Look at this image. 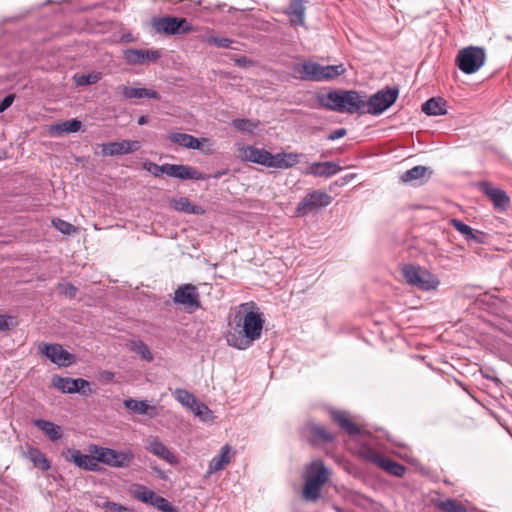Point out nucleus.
Here are the masks:
<instances>
[{"label":"nucleus","mask_w":512,"mask_h":512,"mask_svg":"<svg viewBox=\"0 0 512 512\" xmlns=\"http://www.w3.org/2000/svg\"><path fill=\"white\" fill-rule=\"evenodd\" d=\"M141 147L140 142L136 140H122L110 142L102 146L104 156H117L135 152Z\"/></svg>","instance_id":"a211bd4d"},{"label":"nucleus","mask_w":512,"mask_h":512,"mask_svg":"<svg viewBox=\"0 0 512 512\" xmlns=\"http://www.w3.org/2000/svg\"><path fill=\"white\" fill-rule=\"evenodd\" d=\"M9 318L4 316V315H0V331H5L7 329H9Z\"/></svg>","instance_id":"bf43d9fd"},{"label":"nucleus","mask_w":512,"mask_h":512,"mask_svg":"<svg viewBox=\"0 0 512 512\" xmlns=\"http://www.w3.org/2000/svg\"><path fill=\"white\" fill-rule=\"evenodd\" d=\"M481 187L484 194L490 198L496 208L505 209L508 206L509 197L503 190L494 188L486 182L482 183Z\"/></svg>","instance_id":"bb28decb"},{"label":"nucleus","mask_w":512,"mask_h":512,"mask_svg":"<svg viewBox=\"0 0 512 512\" xmlns=\"http://www.w3.org/2000/svg\"><path fill=\"white\" fill-rule=\"evenodd\" d=\"M366 95L355 90H335L319 98L321 106L339 113H364Z\"/></svg>","instance_id":"f03ea898"},{"label":"nucleus","mask_w":512,"mask_h":512,"mask_svg":"<svg viewBox=\"0 0 512 512\" xmlns=\"http://www.w3.org/2000/svg\"><path fill=\"white\" fill-rule=\"evenodd\" d=\"M146 449L151 454L161 458L169 464H177L176 456L157 438L150 440Z\"/></svg>","instance_id":"393cba45"},{"label":"nucleus","mask_w":512,"mask_h":512,"mask_svg":"<svg viewBox=\"0 0 512 512\" xmlns=\"http://www.w3.org/2000/svg\"><path fill=\"white\" fill-rule=\"evenodd\" d=\"M132 494L137 500L156 508L160 504L158 501L164 499V497L157 495L154 491L141 484L133 485Z\"/></svg>","instance_id":"a878e982"},{"label":"nucleus","mask_w":512,"mask_h":512,"mask_svg":"<svg viewBox=\"0 0 512 512\" xmlns=\"http://www.w3.org/2000/svg\"><path fill=\"white\" fill-rule=\"evenodd\" d=\"M119 90L124 98L126 99H142L149 98L154 100H160V94L153 90L144 87H132L127 85H122L119 87Z\"/></svg>","instance_id":"5701e85b"},{"label":"nucleus","mask_w":512,"mask_h":512,"mask_svg":"<svg viewBox=\"0 0 512 512\" xmlns=\"http://www.w3.org/2000/svg\"><path fill=\"white\" fill-rule=\"evenodd\" d=\"M52 386L62 393L67 394L80 393L84 396H88L93 393V390L90 388V383L82 378L73 379L56 375L52 378Z\"/></svg>","instance_id":"9d476101"},{"label":"nucleus","mask_w":512,"mask_h":512,"mask_svg":"<svg viewBox=\"0 0 512 512\" xmlns=\"http://www.w3.org/2000/svg\"><path fill=\"white\" fill-rule=\"evenodd\" d=\"M398 93L399 91L397 88L379 90L370 96L368 100L365 99L364 113L371 115L382 114L395 103Z\"/></svg>","instance_id":"6e6552de"},{"label":"nucleus","mask_w":512,"mask_h":512,"mask_svg":"<svg viewBox=\"0 0 512 512\" xmlns=\"http://www.w3.org/2000/svg\"><path fill=\"white\" fill-rule=\"evenodd\" d=\"M160 504L158 505L157 509L161 512H179L178 509L173 506L167 499L159 500Z\"/></svg>","instance_id":"603ef678"},{"label":"nucleus","mask_w":512,"mask_h":512,"mask_svg":"<svg viewBox=\"0 0 512 512\" xmlns=\"http://www.w3.org/2000/svg\"><path fill=\"white\" fill-rule=\"evenodd\" d=\"M102 508L107 509L109 512H131L126 506L108 500L102 504Z\"/></svg>","instance_id":"3c124183"},{"label":"nucleus","mask_w":512,"mask_h":512,"mask_svg":"<svg viewBox=\"0 0 512 512\" xmlns=\"http://www.w3.org/2000/svg\"><path fill=\"white\" fill-rule=\"evenodd\" d=\"M238 157L243 161H249L268 167L270 152L254 146L237 144Z\"/></svg>","instance_id":"2eb2a0df"},{"label":"nucleus","mask_w":512,"mask_h":512,"mask_svg":"<svg viewBox=\"0 0 512 512\" xmlns=\"http://www.w3.org/2000/svg\"><path fill=\"white\" fill-rule=\"evenodd\" d=\"M330 416L332 420L348 435L355 436L360 433V427L355 424L346 411L331 410Z\"/></svg>","instance_id":"4be33fe9"},{"label":"nucleus","mask_w":512,"mask_h":512,"mask_svg":"<svg viewBox=\"0 0 512 512\" xmlns=\"http://www.w3.org/2000/svg\"><path fill=\"white\" fill-rule=\"evenodd\" d=\"M363 456L366 460L375 464L377 467L383 469L393 476L402 477L406 472V467L402 464L383 457L381 454L371 449H365L363 451Z\"/></svg>","instance_id":"f8f14e48"},{"label":"nucleus","mask_w":512,"mask_h":512,"mask_svg":"<svg viewBox=\"0 0 512 512\" xmlns=\"http://www.w3.org/2000/svg\"><path fill=\"white\" fill-rule=\"evenodd\" d=\"M450 224L463 235V237L467 240L468 236H473V229L467 224L463 223L461 220L453 218L450 220Z\"/></svg>","instance_id":"49530a36"},{"label":"nucleus","mask_w":512,"mask_h":512,"mask_svg":"<svg viewBox=\"0 0 512 512\" xmlns=\"http://www.w3.org/2000/svg\"><path fill=\"white\" fill-rule=\"evenodd\" d=\"M144 168L155 177H160L163 174H166L168 176L169 163L158 165L153 162H146L144 163Z\"/></svg>","instance_id":"a18cd8bd"},{"label":"nucleus","mask_w":512,"mask_h":512,"mask_svg":"<svg viewBox=\"0 0 512 512\" xmlns=\"http://www.w3.org/2000/svg\"><path fill=\"white\" fill-rule=\"evenodd\" d=\"M431 175V171L425 166L418 165L404 172L400 179L403 183H409L412 181H417L429 177Z\"/></svg>","instance_id":"f704fd0d"},{"label":"nucleus","mask_w":512,"mask_h":512,"mask_svg":"<svg viewBox=\"0 0 512 512\" xmlns=\"http://www.w3.org/2000/svg\"><path fill=\"white\" fill-rule=\"evenodd\" d=\"M52 223L58 231L65 235H71L77 231L75 226L61 219H54Z\"/></svg>","instance_id":"de8ad7c7"},{"label":"nucleus","mask_w":512,"mask_h":512,"mask_svg":"<svg viewBox=\"0 0 512 512\" xmlns=\"http://www.w3.org/2000/svg\"><path fill=\"white\" fill-rule=\"evenodd\" d=\"M13 101H14V95L9 94V95L5 96L4 99L0 102V113L7 110L13 104Z\"/></svg>","instance_id":"4d7b16f0"},{"label":"nucleus","mask_w":512,"mask_h":512,"mask_svg":"<svg viewBox=\"0 0 512 512\" xmlns=\"http://www.w3.org/2000/svg\"><path fill=\"white\" fill-rule=\"evenodd\" d=\"M103 376L107 379V380H112L113 377H114V373L113 372H110V371H105L103 373Z\"/></svg>","instance_id":"680f3d73"},{"label":"nucleus","mask_w":512,"mask_h":512,"mask_svg":"<svg viewBox=\"0 0 512 512\" xmlns=\"http://www.w3.org/2000/svg\"><path fill=\"white\" fill-rule=\"evenodd\" d=\"M302 154L296 152H281L269 156V168L289 169L300 162Z\"/></svg>","instance_id":"aec40b11"},{"label":"nucleus","mask_w":512,"mask_h":512,"mask_svg":"<svg viewBox=\"0 0 512 512\" xmlns=\"http://www.w3.org/2000/svg\"><path fill=\"white\" fill-rule=\"evenodd\" d=\"M485 239L486 234L484 232L473 229V236H468L467 241H474L481 244L485 242Z\"/></svg>","instance_id":"864d4df0"},{"label":"nucleus","mask_w":512,"mask_h":512,"mask_svg":"<svg viewBox=\"0 0 512 512\" xmlns=\"http://www.w3.org/2000/svg\"><path fill=\"white\" fill-rule=\"evenodd\" d=\"M198 147L197 150H200L202 153L210 155L214 152V143L208 138H197Z\"/></svg>","instance_id":"09e8293b"},{"label":"nucleus","mask_w":512,"mask_h":512,"mask_svg":"<svg viewBox=\"0 0 512 512\" xmlns=\"http://www.w3.org/2000/svg\"><path fill=\"white\" fill-rule=\"evenodd\" d=\"M174 302L184 306L188 312H193L200 307L199 293L192 284H183L174 293Z\"/></svg>","instance_id":"ddd939ff"},{"label":"nucleus","mask_w":512,"mask_h":512,"mask_svg":"<svg viewBox=\"0 0 512 512\" xmlns=\"http://www.w3.org/2000/svg\"><path fill=\"white\" fill-rule=\"evenodd\" d=\"M82 126L81 121L77 119L66 120L50 127L49 132L52 135H60L63 133H74L80 130Z\"/></svg>","instance_id":"2f4dec72"},{"label":"nucleus","mask_w":512,"mask_h":512,"mask_svg":"<svg viewBox=\"0 0 512 512\" xmlns=\"http://www.w3.org/2000/svg\"><path fill=\"white\" fill-rule=\"evenodd\" d=\"M232 126L243 133H252L258 126V122L250 119H234Z\"/></svg>","instance_id":"37998d69"},{"label":"nucleus","mask_w":512,"mask_h":512,"mask_svg":"<svg viewBox=\"0 0 512 512\" xmlns=\"http://www.w3.org/2000/svg\"><path fill=\"white\" fill-rule=\"evenodd\" d=\"M310 432L314 442H332L334 440V435L321 425L312 424Z\"/></svg>","instance_id":"58836bf2"},{"label":"nucleus","mask_w":512,"mask_h":512,"mask_svg":"<svg viewBox=\"0 0 512 512\" xmlns=\"http://www.w3.org/2000/svg\"><path fill=\"white\" fill-rule=\"evenodd\" d=\"M396 1L398 2L399 0H396Z\"/></svg>","instance_id":"0e129e2a"},{"label":"nucleus","mask_w":512,"mask_h":512,"mask_svg":"<svg viewBox=\"0 0 512 512\" xmlns=\"http://www.w3.org/2000/svg\"><path fill=\"white\" fill-rule=\"evenodd\" d=\"M201 41H203L207 44L214 45L219 48L236 49L235 47H233V44L235 43V41H233L229 38H226V37H217L214 35H206V36L201 37Z\"/></svg>","instance_id":"ea45409f"},{"label":"nucleus","mask_w":512,"mask_h":512,"mask_svg":"<svg viewBox=\"0 0 512 512\" xmlns=\"http://www.w3.org/2000/svg\"><path fill=\"white\" fill-rule=\"evenodd\" d=\"M100 79L99 73H91L87 75H81L76 78L77 85H90L96 83Z\"/></svg>","instance_id":"8fccbe9b"},{"label":"nucleus","mask_w":512,"mask_h":512,"mask_svg":"<svg viewBox=\"0 0 512 512\" xmlns=\"http://www.w3.org/2000/svg\"><path fill=\"white\" fill-rule=\"evenodd\" d=\"M332 202V197L322 190H310L296 207L297 216H306L310 212L324 208Z\"/></svg>","instance_id":"1a4fd4ad"},{"label":"nucleus","mask_w":512,"mask_h":512,"mask_svg":"<svg viewBox=\"0 0 512 512\" xmlns=\"http://www.w3.org/2000/svg\"><path fill=\"white\" fill-rule=\"evenodd\" d=\"M192 412L195 416L199 417L203 421H207L212 417V411L203 403L198 400L191 407Z\"/></svg>","instance_id":"c03bdc74"},{"label":"nucleus","mask_w":512,"mask_h":512,"mask_svg":"<svg viewBox=\"0 0 512 512\" xmlns=\"http://www.w3.org/2000/svg\"><path fill=\"white\" fill-rule=\"evenodd\" d=\"M29 459L42 470L47 471L51 468L50 462L39 449H31L28 452Z\"/></svg>","instance_id":"a19ab883"},{"label":"nucleus","mask_w":512,"mask_h":512,"mask_svg":"<svg viewBox=\"0 0 512 512\" xmlns=\"http://www.w3.org/2000/svg\"><path fill=\"white\" fill-rule=\"evenodd\" d=\"M124 406L138 415H149L155 417L157 415L156 406H151L146 400L127 399L124 401Z\"/></svg>","instance_id":"c85d7f7f"},{"label":"nucleus","mask_w":512,"mask_h":512,"mask_svg":"<svg viewBox=\"0 0 512 512\" xmlns=\"http://www.w3.org/2000/svg\"><path fill=\"white\" fill-rule=\"evenodd\" d=\"M39 351L58 367H67L75 362L74 355L63 349L60 344L41 343Z\"/></svg>","instance_id":"9b49d317"},{"label":"nucleus","mask_w":512,"mask_h":512,"mask_svg":"<svg viewBox=\"0 0 512 512\" xmlns=\"http://www.w3.org/2000/svg\"><path fill=\"white\" fill-rule=\"evenodd\" d=\"M435 507L441 512H468L464 504L452 498L435 501Z\"/></svg>","instance_id":"c9c22d12"},{"label":"nucleus","mask_w":512,"mask_h":512,"mask_svg":"<svg viewBox=\"0 0 512 512\" xmlns=\"http://www.w3.org/2000/svg\"><path fill=\"white\" fill-rule=\"evenodd\" d=\"M303 498L306 501L315 502L320 498L322 487L329 479V470L320 460H315L306 469Z\"/></svg>","instance_id":"7ed1b4c3"},{"label":"nucleus","mask_w":512,"mask_h":512,"mask_svg":"<svg viewBox=\"0 0 512 512\" xmlns=\"http://www.w3.org/2000/svg\"><path fill=\"white\" fill-rule=\"evenodd\" d=\"M174 396L177 399V401H179L183 406H186L189 409H191V407L197 401V398L192 393L185 389H176L174 392Z\"/></svg>","instance_id":"79ce46f5"},{"label":"nucleus","mask_w":512,"mask_h":512,"mask_svg":"<svg viewBox=\"0 0 512 512\" xmlns=\"http://www.w3.org/2000/svg\"><path fill=\"white\" fill-rule=\"evenodd\" d=\"M286 14L292 26H303L305 22V6L302 0H291Z\"/></svg>","instance_id":"cd10ccee"},{"label":"nucleus","mask_w":512,"mask_h":512,"mask_svg":"<svg viewBox=\"0 0 512 512\" xmlns=\"http://www.w3.org/2000/svg\"><path fill=\"white\" fill-rule=\"evenodd\" d=\"M234 63L239 66V67H242V68H246V67H250L253 65V61L246 57V56H241V57H236L234 58Z\"/></svg>","instance_id":"5fc2aeb1"},{"label":"nucleus","mask_w":512,"mask_h":512,"mask_svg":"<svg viewBox=\"0 0 512 512\" xmlns=\"http://www.w3.org/2000/svg\"><path fill=\"white\" fill-rule=\"evenodd\" d=\"M342 170L341 166L332 161L313 162L307 165L305 170L302 171L305 175L314 177L329 178L336 175Z\"/></svg>","instance_id":"6ab92c4d"},{"label":"nucleus","mask_w":512,"mask_h":512,"mask_svg":"<svg viewBox=\"0 0 512 512\" xmlns=\"http://www.w3.org/2000/svg\"><path fill=\"white\" fill-rule=\"evenodd\" d=\"M66 460L87 471H97L99 460L96 454L88 455L78 449H68Z\"/></svg>","instance_id":"f3484780"},{"label":"nucleus","mask_w":512,"mask_h":512,"mask_svg":"<svg viewBox=\"0 0 512 512\" xmlns=\"http://www.w3.org/2000/svg\"><path fill=\"white\" fill-rule=\"evenodd\" d=\"M346 133H347V131L345 128H339V129L334 130L332 133H330L327 136V139L329 141H334V140L344 137L346 135Z\"/></svg>","instance_id":"13d9d810"},{"label":"nucleus","mask_w":512,"mask_h":512,"mask_svg":"<svg viewBox=\"0 0 512 512\" xmlns=\"http://www.w3.org/2000/svg\"><path fill=\"white\" fill-rule=\"evenodd\" d=\"M162 53L158 49H126L124 51L125 61L130 65H142L144 63L156 62Z\"/></svg>","instance_id":"4468645a"},{"label":"nucleus","mask_w":512,"mask_h":512,"mask_svg":"<svg viewBox=\"0 0 512 512\" xmlns=\"http://www.w3.org/2000/svg\"><path fill=\"white\" fill-rule=\"evenodd\" d=\"M422 111L429 116L446 114V103L441 98H431L422 104Z\"/></svg>","instance_id":"473e14b6"},{"label":"nucleus","mask_w":512,"mask_h":512,"mask_svg":"<svg viewBox=\"0 0 512 512\" xmlns=\"http://www.w3.org/2000/svg\"><path fill=\"white\" fill-rule=\"evenodd\" d=\"M231 450L232 448L229 445H224L221 448L220 453L214 456L209 462L207 476L222 471L230 463Z\"/></svg>","instance_id":"b1692460"},{"label":"nucleus","mask_w":512,"mask_h":512,"mask_svg":"<svg viewBox=\"0 0 512 512\" xmlns=\"http://www.w3.org/2000/svg\"><path fill=\"white\" fill-rule=\"evenodd\" d=\"M263 324V315L254 302L240 304L226 336L228 345L239 350L248 349L261 337Z\"/></svg>","instance_id":"f257e3e1"},{"label":"nucleus","mask_w":512,"mask_h":512,"mask_svg":"<svg viewBox=\"0 0 512 512\" xmlns=\"http://www.w3.org/2000/svg\"><path fill=\"white\" fill-rule=\"evenodd\" d=\"M402 275L406 282L421 291L436 290L440 284L439 278L420 266L406 264L401 269Z\"/></svg>","instance_id":"20e7f679"},{"label":"nucleus","mask_w":512,"mask_h":512,"mask_svg":"<svg viewBox=\"0 0 512 512\" xmlns=\"http://www.w3.org/2000/svg\"><path fill=\"white\" fill-rule=\"evenodd\" d=\"M129 349L139 355L143 360L147 362L153 361V355L149 347L141 340H131L128 343Z\"/></svg>","instance_id":"e433bc0d"},{"label":"nucleus","mask_w":512,"mask_h":512,"mask_svg":"<svg viewBox=\"0 0 512 512\" xmlns=\"http://www.w3.org/2000/svg\"><path fill=\"white\" fill-rule=\"evenodd\" d=\"M89 452L97 455L99 463L114 468H127L134 459V454L131 450L117 451L98 445H90Z\"/></svg>","instance_id":"39448f33"},{"label":"nucleus","mask_w":512,"mask_h":512,"mask_svg":"<svg viewBox=\"0 0 512 512\" xmlns=\"http://www.w3.org/2000/svg\"><path fill=\"white\" fill-rule=\"evenodd\" d=\"M60 291H61V293L72 298L76 295L77 289L71 284H63V285H60Z\"/></svg>","instance_id":"6e6d98bb"},{"label":"nucleus","mask_w":512,"mask_h":512,"mask_svg":"<svg viewBox=\"0 0 512 512\" xmlns=\"http://www.w3.org/2000/svg\"><path fill=\"white\" fill-rule=\"evenodd\" d=\"M294 70L302 80L322 82V65L319 63L306 61L295 66Z\"/></svg>","instance_id":"412c9836"},{"label":"nucleus","mask_w":512,"mask_h":512,"mask_svg":"<svg viewBox=\"0 0 512 512\" xmlns=\"http://www.w3.org/2000/svg\"><path fill=\"white\" fill-rule=\"evenodd\" d=\"M167 138L174 144L188 149H196L198 147L197 138L186 133L173 132Z\"/></svg>","instance_id":"72a5a7b5"},{"label":"nucleus","mask_w":512,"mask_h":512,"mask_svg":"<svg viewBox=\"0 0 512 512\" xmlns=\"http://www.w3.org/2000/svg\"><path fill=\"white\" fill-rule=\"evenodd\" d=\"M148 121H149V119H148V117H147V116H140V117L138 118V121H137V122H138V124H139V125H141V126H142V125H146V124L148 123Z\"/></svg>","instance_id":"052dcab7"},{"label":"nucleus","mask_w":512,"mask_h":512,"mask_svg":"<svg viewBox=\"0 0 512 512\" xmlns=\"http://www.w3.org/2000/svg\"><path fill=\"white\" fill-rule=\"evenodd\" d=\"M33 424L38 427L51 441H57L62 437V428L50 421L34 419Z\"/></svg>","instance_id":"c756f323"},{"label":"nucleus","mask_w":512,"mask_h":512,"mask_svg":"<svg viewBox=\"0 0 512 512\" xmlns=\"http://www.w3.org/2000/svg\"><path fill=\"white\" fill-rule=\"evenodd\" d=\"M172 205L175 210L187 214L202 215L205 212L201 206L191 203V201L186 197L174 199L172 201Z\"/></svg>","instance_id":"7c9ffc66"},{"label":"nucleus","mask_w":512,"mask_h":512,"mask_svg":"<svg viewBox=\"0 0 512 512\" xmlns=\"http://www.w3.org/2000/svg\"><path fill=\"white\" fill-rule=\"evenodd\" d=\"M346 72L343 64L338 65H322V82L333 80Z\"/></svg>","instance_id":"4c0bfd02"},{"label":"nucleus","mask_w":512,"mask_h":512,"mask_svg":"<svg viewBox=\"0 0 512 512\" xmlns=\"http://www.w3.org/2000/svg\"><path fill=\"white\" fill-rule=\"evenodd\" d=\"M168 176L179 180H206L208 175L197 168L183 164H169Z\"/></svg>","instance_id":"dca6fc26"},{"label":"nucleus","mask_w":512,"mask_h":512,"mask_svg":"<svg viewBox=\"0 0 512 512\" xmlns=\"http://www.w3.org/2000/svg\"><path fill=\"white\" fill-rule=\"evenodd\" d=\"M153 29L160 34L181 35L193 31L192 25L181 17L164 16L153 18L151 21Z\"/></svg>","instance_id":"0eeeda50"},{"label":"nucleus","mask_w":512,"mask_h":512,"mask_svg":"<svg viewBox=\"0 0 512 512\" xmlns=\"http://www.w3.org/2000/svg\"><path fill=\"white\" fill-rule=\"evenodd\" d=\"M485 59L486 54L483 48L470 46L458 52L456 63L463 73L473 74L484 65Z\"/></svg>","instance_id":"423d86ee"},{"label":"nucleus","mask_w":512,"mask_h":512,"mask_svg":"<svg viewBox=\"0 0 512 512\" xmlns=\"http://www.w3.org/2000/svg\"><path fill=\"white\" fill-rule=\"evenodd\" d=\"M222 174H223V173H220V172H219V173H217V174H215V175H214V178H219Z\"/></svg>","instance_id":"e2e57ef3"}]
</instances>
